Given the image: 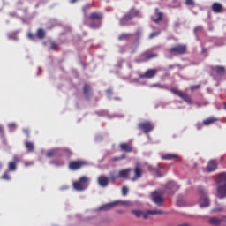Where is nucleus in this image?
Masks as SVG:
<instances>
[{
    "mask_svg": "<svg viewBox=\"0 0 226 226\" xmlns=\"http://www.w3.org/2000/svg\"><path fill=\"white\" fill-rule=\"evenodd\" d=\"M91 8V5H86L82 8L83 14L85 16L84 25L87 24V20L91 21L89 27L93 30H97L102 26V20L103 14L102 12H92L89 16H87V11Z\"/></svg>",
    "mask_w": 226,
    "mask_h": 226,
    "instance_id": "1",
    "label": "nucleus"
},
{
    "mask_svg": "<svg viewBox=\"0 0 226 226\" xmlns=\"http://www.w3.org/2000/svg\"><path fill=\"white\" fill-rule=\"evenodd\" d=\"M217 195L220 200L226 198V172H222L217 178Z\"/></svg>",
    "mask_w": 226,
    "mask_h": 226,
    "instance_id": "2",
    "label": "nucleus"
},
{
    "mask_svg": "<svg viewBox=\"0 0 226 226\" xmlns=\"http://www.w3.org/2000/svg\"><path fill=\"white\" fill-rule=\"evenodd\" d=\"M138 17H139V11L135 8H132L127 14L121 18L120 25L122 26H126L129 21Z\"/></svg>",
    "mask_w": 226,
    "mask_h": 226,
    "instance_id": "3",
    "label": "nucleus"
},
{
    "mask_svg": "<svg viewBox=\"0 0 226 226\" xmlns=\"http://www.w3.org/2000/svg\"><path fill=\"white\" fill-rule=\"evenodd\" d=\"M132 214L134 215L137 218L143 217V219H147L148 215H162V211L161 210H132Z\"/></svg>",
    "mask_w": 226,
    "mask_h": 226,
    "instance_id": "4",
    "label": "nucleus"
},
{
    "mask_svg": "<svg viewBox=\"0 0 226 226\" xmlns=\"http://www.w3.org/2000/svg\"><path fill=\"white\" fill-rule=\"evenodd\" d=\"M158 57L157 53H153L149 50L143 52L137 59L136 63L141 64V63H147L149 60L154 59Z\"/></svg>",
    "mask_w": 226,
    "mask_h": 226,
    "instance_id": "5",
    "label": "nucleus"
},
{
    "mask_svg": "<svg viewBox=\"0 0 226 226\" xmlns=\"http://www.w3.org/2000/svg\"><path fill=\"white\" fill-rule=\"evenodd\" d=\"M199 193L200 195V206L201 208L203 207H207L210 205L209 199L207 197V192L204 189V187L200 186L199 187Z\"/></svg>",
    "mask_w": 226,
    "mask_h": 226,
    "instance_id": "6",
    "label": "nucleus"
},
{
    "mask_svg": "<svg viewBox=\"0 0 226 226\" xmlns=\"http://www.w3.org/2000/svg\"><path fill=\"white\" fill-rule=\"evenodd\" d=\"M169 53L173 56H183L187 53V47L185 44H178L170 48Z\"/></svg>",
    "mask_w": 226,
    "mask_h": 226,
    "instance_id": "7",
    "label": "nucleus"
},
{
    "mask_svg": "<svg viewBox=\"0 0 226 226\" xmlns=\"http://www.w3.org/2000/svg\"><path fill=\"white\" fill-rule=\"evenodd\" d=\"M73 187L76 191L82 192L88 187V178L86 176H82L79 181L73 183Z\"/></svg>",
    "mask_w": 226,
    "mask_h": 226,
    "instance_id": "8",
    "label": "nucleus"
},
{
    "mask_svg": "<svg viewBox=\"0 0 226 226\" xmlns=\"http://www.w3.org/2000/svg\"><path fill=\"white\" fill-rule=\"evenodd\" d=\"M170 91L173 94H175V95L178 96L179 98H181L185 103L190 104V105L192 104V98H191V96L189 94H185V93H184V92H182L180 90H177V89H176L174 87L170 88Z\"/></svg>",
    "mask_w": 226,
    "mask_h": 226,
    "instance_id": "9",
    "label": "nucleus"
},
{
    "mask_svg": "<svg viewBox=\"0 0 226 226\" xmlns=\"http://www.w3.org/2000/svg\"><path fill=\"white\" fill-rule=\"evenodd\" d=\"M87 162L83 160L72 161L69 163V170L72 171H77L81 170L83 167L87 166Z\"/></svg>",
    "mask_w": 226,
    "mask_h": 226,
    "instance_id": "10",
    "label": "nucleus"
},
{
    "mask_svg": "<svg viewBox=\"0 0 226 226\" xmlns=\"http://www.w3.org/2000/svg\"><path fill=\"white\" fill-rule=\"evenodd\" d=\"M138 128L144 133H149L154 130V125L152 124L151 122L146 121L139 123Z\"/></svg>",
    "mask_w": 226,
    "mask_h": 226,
    "instance_id": "11",
    "label": "nucleus"
},
{
    "mask_svg": "<svg viewBox=\"0 0 226 226\" xmlns=\"http://www.w3.org/2000/svg\"><path fill=\"white\" fill-rule=\"evenodd\" d=\"M143 175V170L139 163H136L134 167V176L131 178L132 182H136L139 178H141Z\"/></svg>",
    "mask_w": 226,
    "mask_h": 226,
    "instance_id": "12",
    "label": "nucleus"
},
{
    "mask_svg": "<svg viewBox=\"0 0 226 226\" xmlns=\"http://www.w3.org/2000/svg\"><path fill=\"white\" fill-rule=\"evenodd\" d=\"M163 193L162 191H154L152 193L153 201L157 204L158 206H162L163 202Z\"/></svg>",
    "mask_w": 226,
    "mask_h": 226,
    "instance_id": "13",
    "label": "nucleus"
},
{
    "mask_svg": "<svg viewBox=\"0 0 226 226\" xmlns=\"http://www.w3.org/2000/svg\"><path fill=\"white\" fill-rule=\"evenodd\" d=\"M20 162V158L17 155L13 156V161L9 162L8 163V170L9 172H15L17 171V164Z\"/></svg>",
    "mask_w": 226,
    "mask_h": 226,
    "instance_id": "14",
    "label": "nucleus"
},
{
    "mask_svg": "<svg viewBox=\"0 0 226 226\" xmlns=\"http://www.w3.org/2000/svg\"><path fill=\"white\" fill-rule=\"evenodd\" d=\"M157 71L156 69H148L145 73L139 74V79H153L156 76Z\"/></svg>",
    "mask_w": 226,
    "mask_h": 226,
    "instance_id": "15",
    "label": "nucleus"
},
{
    "mask_svg": "<svg viewBox=\"0 0 226 226\" xmlns=\"http://www.w3.org/2000/svg\"><path fill=\"white\" fill-rule=\"evenodd\" d=\"M122 202L120 200H116L113 202H109L107 204H104L102 206L100 207L99 210L100 211H109L112 208H114L116 206H117L118 204H121Z\"/></svg>",
    "mask_w": 226,
    "mask_h": 226,
    "instance_id": "16",
    "label": "nucleus"
},
{
    "mask_svg": "<svg viewBox=\"0 0 226 226\" xmlns=\"http://www.w3.org/2000/svg\"><path fill=\"white\" fill-rule=\"evenodd\" d=\"M98 185L102 187L106 188L109 184V179L108 177L104 175H100L97 179Z\"/></svg>",
    "mask_w": 226,
    "mask_h": 226,
    "instance_id": "17",
    "label": "nucleus"
},
{
    "mask_svg": "<svg viewBox=\"0 0 226 226\" xmlns=\"http://www.w3.org/2000/svg\"><path fill=\"white\" fill-rule=\"evenodd\" d=\"M212 71L216 73L217 76L223 77L226 75V68L224 66L216 65L212 68Z\"/></svg>",
    "mask_w": 226,
    "mask_h": 226,
    "instance_id": "18",
    "label": "nucleus"
},
{
    "mask_svg": "<svg viewBox=\"0 0 226 226\" xmlns=\"http://www.w3.org/2000/svg\"><path fill=\"white\" fill-rule=\"evenodd\" d=\"M132 172V169H124L119 170V178H124L125 180H130V173Z\"/></svg>",
    "mask_w": 226,
    "mask_h": 226,
    "instance_id": "19",
    "label": "nucleus"
},
{
    "mask_svg": "<svg viewBox=\"0 0 226 226\" xmlns=\"http://www.w3.org/2000/svg\"><path fill=\"white\" fill-rule=\"evenodd\" d=\"M167 189L170 191L171 194H174L179 189V185H177L174 181H170L167 185Z\"/></svg>",
    "mask_w": 226,
    "mask_h": 226,
    "instance_id": "20",
    "label": "nucleus"
},
{
    "mask_svg": "<svg viewBox=\"0 0 226 226\" xmlns=\"http://www.w3.org/2000/svg\"><path fill=\"white\" fill-rule=\"evenodd\" d=\"M223 7L222 5L218 3V2H215L212 5V11H214V13L215 14H220L222 12Z\"/></svg>",
    "mask_w": 226,
    "mask_h": 226,
    "instance_id": "21",
    "label": "nucleus"
},
{
    "mask_svg": "<svg viewBox=\"0 0 226 226\" xmlns=\"http://www.w3.org/2000/svg\"><path fill=\"white\" fill-rule=\"evenodd\" d=\"M207 170L208 172H214L217 170V163L215 160L209 161Z\"/></svg>",
    "mask_w": 226,
    "mask_h": 226,
    "instance_id": "22",
    "label": "nucleus"
},
{
    "mask_svg": "<svg viewBox=\"0 0 226 226\" xmlns=\"http://www.w3.org/2000/svg\"><path fill=\"white\" fill-rule=\"evenodd\" d=\"M91 92H92L91 86L89 84H85V86L83 87V94L86 99H89Z\"/></svg>",
    "mask_w": 226,
    "mask_h": 226,
    "instance_id": "23",
    "label": "nucleus"
},
{
    "mask_svg": "<svg viewBox=\"0 0 226 226\" xmlns=\"http://www.w3.org/2000/svg\"><path fill=\"white\" fill-rule=\"evenodd\" d=\"M154 12L157 18L154 19V22L159 24L163 19V13L160 12L158 8H155Z\"/></svg>",
    "mask_w": 226,
    "mask_h": 226,
    "instance_id": "24",
    "label": "nucleus"
},
{
    "mask_svg": "<svg viewBox=\"0 0 226 226\" xmlns=\"http://www.w3.org/2000/svg\"><path fill=\"white\" fill-rule=\"evenodd\" d=\"M120 148L124 153H132V147L128 143H121L120 144Z\"/></svg>",
    "mask_w": 226,
    "mask_h": 226,
    "instance_id": "25",
    "label": "nucleus"
},
{
    "mask_svg": "<svg viewBox=\"0 0 226 226\" xmlns=\"http://www.w3.org/2000/svg\"><path fill=\"white\" fill-rule=\"evenodd\" d=\"M222 222V218L218 217H211L209 219V223L213 226H220V224Z\"/></svg>",
    "mask_w": 226,
    "mask_h": 226,
    "instance_id": "26",
    "label": "nucleus"
},
{
    "mask_svg": "<svg viewBox=\"0 0 226 226\" xmlns=\"http://www.w3.org/2000/svg\"><path fill=\"white\" fill-rule=\"evenodd\" d=\"M218 121H219V119L216 117H208L203 121V125L209 126Z\"/></svg>",
    "mask_w": 226,
    "mask_h": 226,
    "instance_id": "27",
    "label": "nucleus"
},
{
    "mask_svg": "<svg viewBox=\"0 0 226 226\" xmlns=\"http://www.w3.org/2000/svg\"><path fill=\"white\" fill-rule=\"evenodd\" d=\"M177 158H178V155L176 154H166L162 155V159L165 161H171Z\"/></svg>",
    "mask_w": 226,
    "mask_h": 226,
    "instance_id": "28",
    "label": "nucleus"
},
{
    "mask_svg": "<svg viewBox=\"0 0 226 226\" xmlns=\"http://www.w3.org/2000/svg\"><path fill=\"white\" fill-rule=\"evenodd\" d=\"M25 147L26 148L28 153L34 152V143L31 141H26L25 142Z\"/></svg>",
    "mask_w": 226,
    "mask_h": 226,
    "instance_id": "29",
    "label": "nucleus"
},
{
    "mask_svg": "<svg viewBox=\"0 0 226 226\" xmlns=\"http://www.w3.org/2000/svg\"><path fill=\"white\" fill-rule=\"evenodd\" d=\"M132 37L131 34L123 33L118 36L119 41H128Z\"/></svg>",
    "mask_w": 226,
    "mask_h": 226,
    "instance_id": "30",
    "label": "nucleus"
},
{
    "mask_svg": "<svg viewBox=\"0 0 226 226\" xmlns=\"http://www.w3.org/2000/svg\"><path fill=\"white\" fill-rule=\"evenodd\" d=\"M150 88H159V89H163V90H168L167 86L165 85H161L160 83H154L149 86Z\"/></svg>",
    "mask_w": 226,
    "mask_h": 226,
    "instance_id": "31",
    "label": "nucleus"
},
{
    "mask_svg": "<svg viewBox=\"0 0 226 226\" xmlns=\"http://www.w3.org/2000/svg\"><path fill=\"white\" fill-rule=\"evenodd\" d=\"M1 179L4 181L11 180V177L10 176V171L9 170L4 171L1 177Z\"/></svg>",
    "mask_w": 226,
    "mask_h": 226,
    "instance_id": "32",
    "label": "nucleus"
},
{
    "mask_svg": "<svg viewBox=\"0 0 226 226\" xmlns=\"http://www.w3.org/2000/svg\"><path fill=\"white\" fill-rule=\"evenodd\" d=\"M37 38L39 40L45 39V31L43 29L41 28L37 30Z\"/></svg>",
    "mask_w": 226,
    "mask_h": 226,
    "instance_id": "33",
    "label": "nucleus"
},
{
    "mask_svg": "<svg viewBox=\"0 0 226 226\" xmlns=\"http://www.w3.org/2000/svg\"><path fill=\"white\" fill-rule=\"evenodd\" d=\"M56 155H57V150L56 149L48 151L46 154L48 158H53V157H56Z\"/></svg>",
    "mask_w": 226,
    "mask_h": 226,
    "instance_id": "34",
    "label": "nucleus"
},
{
    "mask_svg": "<svg viewBox=\"0 0 226 226\" xmlns=\"http://www.w3.org/2000/svg\"><path fill=\"white\" fill-rule=\"evenodd\" d=\"M147 170L150 171V172H155L159 177H162L161 173H160V170L158 169H154L153 166L151 165H148L147 166Z\"/></svg>",
    "mask_w": 226,
    "mask_h": 226,
    "instance_id": "35",
    "label": "nucleus"
},
{
    "mask_svg": "<svg viewBox=\"0 0 226 226\" xmlns=\"http://www.w3.org/2000/svg\"><path fill=\"white\" fill-rule=\"evenodd\" d=\"M109 178H110V180L115 181L116 179L120 178V176H119V174H117L115 171H111L109 173Z\"/></svg>",
    "mask_w": 226,
    "mask_h": 226,
    "instance_id": "36",
    "label": "nucleus"
},
{
    "mask_svg": "<svg viewBox=\"0 0 226 226\" xmlns=\"http://www.w3.org/2000/svg\"><path fill=\"white\" fill-rule=\"evenodd\" d=\"M50 49L54 51H57L59 49V44L56 43L55 41H52L50 43Z\"/></svg>",
    "mask_w": 226,
    "mask_h": 226,
    "instance_id": "37",
    "label": "nucleus"
},
{
    "mask_svg": "<svg viewBox=\"0 0 226 226\" xmlns=\"http://www.w3.org/2000/svg\"><path fill=\"white\" fill-rule=\"evenodd\" d=\"M52 165H55L56 167H62L64 165V162L63 161H52L50 162Z\"/></svg>",
    "mask_w": 226,
    "mask_h": 226,
    "instance_id": "38",
    "label": "nucleus"
},
{
    "mask_svg": "<svg viewBox=\"0 0 226 226\" xmlns=\"http://www.w3.org/2000/svg\"><path fill=\"white\" fill-rule=\"evenodd\" d=\"M124 159H125V154H123L122 156H115V157H113V158L111 159V161H112L113 162H117L122 161V160H124Z\"/></svg>",
    "mask_w": 226,
    "mask_h": 226,
    "instance_id": "39",
    "label": "nucleus"
},
{
    "mask_svg": "<svg viewBox=\"0 0 226 226\" xmlns=\"http://www.w3.org/2000/svg\"><path fill=\"white\" fill-rule=\"evenodd\" d=\"M185 4L186 6H195V2L194 0H185Z\"/></svg>",
    "mask_w": 226,
    "mask_h": 226,
    "instance_id": "40",
    "label": "nucleus"
},
{
    "mask_svg": "<svg viewBox=\"0 0 226 226\" xmlns=\"http://www.w3.org/2000/svg\"><path fill=\"white\" fill-rule=\"evenodd\" d=\"M160 34V32H153L150 35H149V39H154L155 37H157Z\"/></svg>",
    "mask_w": 226,
    "mask_h": 226,
    "instance_id": "41",
    "label": "nucleus"
},
{
    "mask_svg": "<svg viewBox=\"0 0 226 226\" xmlns=\"http://www.w3.org/2000/svg\"><path fill=\"white\" fill-rule=\"evenodd\" d=\"M200 85H192V86L190 87V90L191 91H195V90L200 89Z\"/></svg>",
    "mask_w": 226,
    "mask_h": 226,
    "instance_id": "42",
    "label": "nucleus"
},
{
    "mask_svg": "<svg viewBox=\"0 0 226 226\" xmlns=\"http://www.w3.org/2000/svg\"><path fill=\"white\" fill-rule=\"evenodd\" d=\"M122 193L124 196H126L128 193V188L126 186H123L122 188Z\"/></svg>",
    "mask_w": 226,
    "mask_h": 226,
    "instance_id": "43",
    "label": "nucleus"
},
{
    "mask_svg": "<svg viewBox=\"0 0 226 226\" xmlns=\"http://www.w3.org/2000/svg\"><path fill=\"white\" fill-rule=\"evenodd\" d=\"M35 38H36V35H34V34L32 33L28 34V39L34 41Z\"/></svg>",
    "mask_w": 226,
    "mask_h": 226,
    "instance_id": "44",
    "label": "nucleus"
},
{
    "mask_svg": "<svg viewBox=\"0 0 226 226\" xmlns=\"http://www.w3.org/2000/svg\"><path fill=\"white\" fill-rule=\"evenodd\" d=\"M201 31H202V27H201V26H197V27L194 29L195 34H197L198 32H201Z\"/></svg>",
    "mask_w": 226,
    "mask_h": 226,
    "instance_id": "45",
    "label": "nucleus"
},
{
    "mask_svg": "<svg viewBox=\"0 0 226 226\" xmlns=\"http://www.w3.org/2000/svg\"><path fill=\"white\" fill-rule=\"evenodd\" d=\"M196 127H197L198 130H201L202 127H203V124L198 123L197 125H196Z\"/></svg>",
    "mask_w": 226,
    "mask_h": 226,
    "instance_id": "46",
    "label": "nucleus"
},
{
    "mask_svg": "<svg viewBox=\"0 0 226 226\" xmlns=\"http://www.w3.org/2000/svg\"><path fill=\"white\" fill-rule=\"evenodd\" d=\"M140 35H141V32H140L139 30H138V31L135 33V36H136L138 39H139Z\"/></svg>",
    "mask_w": 226,
    "mask_h": 226,
    "instance_id": "47",
    "label": "nucleus"
},
{
    "mask_svg": "<svg viewBox=\"0 0 226 226\" xmlns=\"http://www.w3.org/2000/svg\"><path fill=\"white\" fill-rule=\"evenodd\" d=\"M15 127H16L15 124H9L10 129H15Z\"/></svg>",
    "mask_w": 226,
    "mask_h": 226,
    "instance_id": "48",
    "label": "nucleus"
},
{
    "mask_svg": "<svg viewBox=\"0 0 226 226\" xmlns=\"http://www.w3.org/2000/svg\"><path fill=\"white\" fill-rule=\"evenodd\" d=\"M4 133V129L3 128V125L0 124V134L3 135Z\"/></svg>",
    "mask_w": 226,
    "mask_h": 226,
    "instance_id": "49",
    "label": "nucleus"
},
{
    "mask_svg": "<svg viewBox=\"0 0 226 226\" xmlns=\"http://www.w3.org/2000/svg\"><path fill=\"white\" fill-rule=\"evenodd\" d=\"M177 205L178 207H182V206H183V203H182L179 200H177Z\"/></svg>",
    "mask_w": 226,
    "mask_h": 226,
    "instance_id": "50",
    "label": "nucleus"
},
{
    "mask_svg": "<svg viewBox=\"0 0 226 226\" xmlns=\"http://www.w3.org/2000/svg\"><path fill=\"white\" fill-rule=\"evenodd\" d=\"M179 26H180V24H179L178 22H176V23L174 24V27H175V28H179Z\"/></svg>",
    "mask_w": 226,
    "mask_h": 226,
    "instance_id": "51",
    "label": "nucleus"
},
{
    "mask_svg": "<svg viewBox=\"0 0 226 226\" xmlns=\"http://www.w3.org/2000/svg\"><path fill=\"white\" fill-rule=\"evenodd\" d=\"M64 151L66 152V153H68V154H72L71 150L68 149V148H64Z\"/></svg>",
    "mask_w": 226,
    "mask_h": 226,
    "instance_id": "52",
    "label": "nucleus"
},
{
    "mask_svg": "<svg viewBox=\"0 0 226 226\" xmlns=\"http://www.w3.org/2000/svg\"><path fill=\"white\" fill-rule=\"evenodd\" d=\"M222 222L226 223V216L222 217Z\"/></svg>",
    "mask_w": 226,
    "mask_h": 226,
    "instance_id": "53",
    "label": "nucleus"
},
{
    "mask_svg": "<svg viewBox=\"0 0 226 226\" xmlns=\"http://www.w3.org/2000/svg\"><path fill=\"white\" fill-rule=\"evenodd\" d=\"M9 39L17 40V37H12L11 35H9Z\"/></svg>",
    "mask_w": 226,
    "mask_h": 226,
    "instance_id": "54",
    "label": "nucleus"
},
{
    "mask_svg": "<svg viewBox=\"0 0 226 226\" xmlns=\"http://www.w3.org/2000/svg\"><path fill=\"white\" fill-rule=\"evenodd\" d=\"M207 52V49L206 48H203L202 49V53L205 54Z\"/></svg>",
    "mask_w": 226,
    "mask_h": 226,
    "instance_id": "55",
    "label": "nucleus"
},
{
    "mask_svg": "<svg viewBox=\"0 0 226 226\" xmlns=\"http://www.w3.org/2000/svg\"><path fill=\"white\" fill-rule=\"evenodd\" d=\"M77 1H79V0H71L70 3H72L73 4V3H77Z\"/></svg>",
    "mask_w": 226,
    "mask_h": 226,
    "instance_id": "56",
    "label": "nucleus"
},
{
    "mask_svg": "<svg viewBox=\"0 0 226 226\" xmlns=\"http://www.w3.org/2000/svg\"><path fill=\"white\" fill-rule=\"evenodd\" d=\"M178 226H189V224L185 223V224H180Z\"/></svg>",
    "mask_w": 226,
    "mask_h": 226,
    "instance_id": "57",
    "label": "nucleus"
},
{
    "mask_svg": "<svg viewBox=\"0 0 226 226\" xmlns=\"http://www.w3.org/2000/svg\"><path fill=\"white\" fill-rule=\"evenodd\" d=\"M224 109L226 110V102H224Z\"/></svg>",
    "mask_w": 226,
    "mask_h": 226,
    "instance_id": "58",
    "label": "nucleus"
},
{
    "mask_svg": "<svg viewBox=\"0 0 226 226\" xmlns=\"http://www.w3.org/2000/svg\"><path fill=\"white\" fill-rule=\"evenodd\" d=\"M3 167V164L0 162V169Z\"/></svg>",
    "mask_w": 226,
    "mask_h": 226,
    "instance_id": "59",
    "label": "nucleus"
}]
</instances>
